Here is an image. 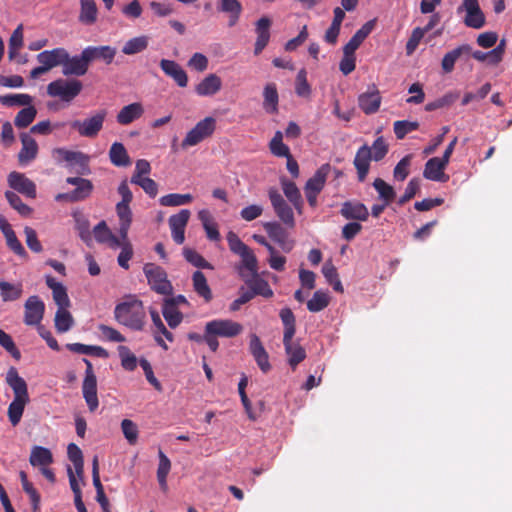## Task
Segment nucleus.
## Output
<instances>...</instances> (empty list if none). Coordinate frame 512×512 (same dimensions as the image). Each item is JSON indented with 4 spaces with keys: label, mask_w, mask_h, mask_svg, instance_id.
Wrapping results in <instances>:
<instances>
[{
    "label": "nucleus",
    "mask_w": 512,
    "mask_h": 512,
    "mask_svg": "<svg viewBox=\"0 0 512 512\" xmlns=\"http://www.w3.org/2000/svg\"><path fill=\"white\" fill-rule=\"evenodd\" d=\"M114 318L120 325L131 330H143L146 323V311L143 302L134 295L127 296L115 306Z\"/></svg>",
    "instance_id": "1"
},
{
    "label": "nucleus",
    "mask_w": 512,
    "mask_h": 512,
    "mask_svg": "<svg viewBox=\"0 0 512 512\" xmlns=\"http://www.w3.org/2000/svg\"><path fill=\"white\" fill-rule=\"evenodd\" d=\"M109 158L113 165L117 167H126L130 165V157L126 148L120 142H114L109 150Z\"/></svg>",
    "instance_id": "37"
},
{
    "label": "nucleus",
    "mask_w": 512,
    "mask_h": 512,
    "mask_svg": "<svg viewBox=\"0 0 512 512\" xmlns=\"http://www.w3.org/2000/svg\"><path fill=\"white\" fill-rule=\"evenodd\" d=\"M52 156L58 162L65 161L70 167L87 169L90 157L80 151H72L65 148H55Z\"/></svg>",
    "instance_id": "12"
},
{
    "label": "nucleus",
    "mask_w": 512,
    "mask_h": 512,
    "mask_svg": "<svg viewBox=\"0 0 512 512\" xmlns=\"http://www.w3.org/2000/svg\"><path fill=\"white\" fill-rule=\"evenodd\" d=\"M270 26L271 20L268 17H261L256 22L255 32L257 34V39L254 47L255 55L260 54L267 46L270 39Z\"/></svg>",
    "instance_id": "26"
},
{
    "label": "nucleus",
    "mask_w": 512,
    "mask_h": 512,
    "mask_svg": "<svg viewBox=\"0 0 512 512\" xmlns=\"http://www.w3.org/2000/svg\"><path fill=\"white\" fill-rule=\"evenodd\" d=\"M329 301V295L324 291L318 290L307 302V308L310 312H319L328 306Z\"/></svg>",
    "instance_id": "53"
},
{
    "label": "nucleus",
    "mask_w": 512,
    "mask_h": 512,
    "mask_svg": "<svg viewBox=\"0 0 512 512\" xmlns=\"http://www.w3.org/2000/svg\"><path fill=\"white\" fill-rule=\"evenodd\" d=\"M93 189V185L90 180L85 179L79 185L76 186V189L69 193L70 201H80L87 198Z\"/></svg>",
    "instance_id": "59"
},
{
    "label": "nucleus",
    "mask_w": 512,
    "mask_h": 512,
    "mask_svg": "<svg viewBox=\"0 0 512 512\" xmlns=\"http://www.w3.org/2000/svg\"><path fill=\"white\" fill-rule=\"evenodd\" d=\"M279 95L275 83H267L263 89V109L268 114L278 112Z\"/></svg>",
    "instance_id": "33"
},
{
    "label": "nucleus",
    "mask_w": 512,
    "mask_h": 512,
    "mask_svg": "<svg viewBox=\"0 0 512 512\" xmlns=\"http://www.w3.org/2000/svg\"><path fill=\"white\" fill-rule=\"evenodd\" d=\"M216 130V119L205 117L199 121L190 131L187 132L181 146L183 149L195 146L212 136Z\"/></svg>",
    "instance_id": "6"
},
{
    "label": "nucleus",
    "mask_w": 512,
    "mask_h": 512,
    "mask_svg": "<svg viewBox=\"0 0 512 512\" xmlns=\"http://www.w3.org/2000/svg\"><path fill=\"white\" fill-rule=\"evenodd\" d=\"M22 147L18 153V162L21 166H27L38 155L39 147L36 140L28 133L20 135Z\"/></svg>",
    "instance_id": "16"
},
{
    "label": "nucleus",
    "mask_w": 512,
    "mask_h": 512,
    "mask_svg": "<svg viewBox=\"0 0 512 512\" xmlns=\"http://www.w3.org/2000/svg\"><path fill=\"white\" fill-rule=\"evenodd\" d=\"M55 328L59 333L69 331L74 325V319L68 308H58L55 314Z\"/></svg>",
    "instance_id": "44"
},
{
    "label": "nucleus",
    "mask_w": 512,
    "mask_h": 512,
    "mask_svg": "<svg viewBox=\"0 0 512 512\" xmlns=\"http://www.w3.org/2000/svg\"><path fill=\"white\" fill-rule=\"evenodd\" d=\"M194 291L202 297L205 302L212 299V291L207 283L205 275L201 271H195L192 276Z\"/></svg>",
    "instance_id": "39"
},
{
    "label": "nucleus",
    "mask_w": 512,
    "mask_h": 512,
    "mask_svg": "<svg viewBox=\"0 0 512 512\" xmlns=\"http://www.w3.org/2000/svg\"><path fill=\"white\" fill-rule=\"evenodd\" d=\"M340 213L347 220L366 221L369 217L367 207L360 202H344Z\"/></svg>",
    "instance_id": "24"
},
{
    "label": "nucleus",
    "mask_w": 512,
    "mask_h": 512,
    "mask_svg": "<svg viewBox=\"0 0 512 512\" xmlns=\"http://www.w3.org/2000/svg\"><path fill=\"white\" fill-rule=\"evenodd\" d=\"M458 13L465 11L466 17L464 23L466 26L480 29L485 24V17L480 9L478 0H463L461 6L457 9Z\"/></svg>",
    "instance_id": "10"
},
{
    "label": "nucleus",
    "mask_w": 512,
    "mask_h": 512,
    "mask_svg": "<svg viewBox=\"0 0 512 512\" xmlns=\"http://www.w3.org/2000/svg\"><path fill=\"white\" fill-rule=\"evenodd\" d=\"M249 349L259 368L263 372H268L271 368L268 353L262 345L259 337L255 334H252L250 337Z\"/></svg>",
    "instance_id": "22"
},
{
    "label": "nucleus",
    "mask_w": 512,
    "mask_h": 512,
    "mask_svg": "<svg viewBox=\"0 0 512 512\" xmlns=\"http://www.w3.org/2000/svg\"><path fill=\"white\" fill-rule=\"evenodd\" d=\"M222 81L216 74H209L195 87V92L202 97L213 96L220 91Z\"/></svg>",
    "instance_id": "29"
},
{
    "label": "nucleus",
    "mask_w": 512,
    "mask_h": 512,
    "mask_svg": "<svg viewBox=\"0 0 512 512\" xmlns=\"http://www.w3.org/2000/svg\"><path fill=\"white\" fill-rule=\"evenodd\" d=\"M130 203H117L116 212L119 217V234L123 240L127 239L128 230L132 222Z\"/></svg>",
    "instance_id": "34"
},
{
    "label": "nucleus",
    "mask_w": 512,
    "mask_h": 512,
    "mask_svg": "<svg viewBox=\"0 0 512 512\" xmlns=\"http://www.w3.org/2000/svg\"><path fill=\"white\" fill-rule=\"evenodd\" d=\"M242 261V267L249 273V275H255L258 272V262L253 251L248 248L243 254L239 255Z\"/></svg>",
    "instance_id": "62"
},
{
    "label": "nucleus",
    "mask_w": 512,
    "mask_h": 512,
    "mask_svg": "<svg viewBox=\"0 0 512 512\" xmlns=\"http://www.w3.org/2000/svg\"><path fill=\"white\" fill-rule=\"evenodd\" d=\"M332 170L333 168L329 163L321 165L314 175L307 180L304 186V192L320 194Z\"/></svg>",
    "instance_id": "17"
},
{
    "label": "nucleus",
    "mask_w": 512,
    "mask_h": 512,
    "mask_svg": "<svg viewBox=\"0 0 512 512\" xmlns=\"http://www.w3.org/2000/svg\"><path fill=\"white\" fill-rule=\"evenodd\" d=\"M371 160L373 159L370 147L367 145L361 146L357 150L353 162L360 182H363L368 175Z\"/></svg>",
    "instance_id": "21"
},
{
    "label": "nucleus",
    "mask_w": 512,
    "mask_h": 512,
    "mask_svg": "<svg viewBox=\"0 0 512 512\" xmlns=\"http://www.w3.org/2000/svg\"><path fill=\"white\" fill-rule=\"evenodd\" d=\"M121 430L129 444L134 445L138 440L139 430L137 425L130 419L121 422Z\"/></svg>",
    "instance_id": "61"
},
{
    "label": "nucleus",
    "mask_w": 512,
    "mask_h": 512,
    "mask_svg": "<svg viewBox=\"0 0 512 512\" xmlns=\"http://www.w3.org/2000/svg\"><path fill=\"white\" fill-rule=\"evenodd\" d=\"M373 187L378 192L379 198L386 202V204H390L394 200L396 196L394 188L383 179L376 178L373 182Z\"/></svg>",
    "instance_id": "51"
},
{
    "label": "nucleus",
    "mask_w": 512,
    "mask_h": 512,
    "mask_svg": "<svg viewBox=\"0 0 512 512\" xmlns=\"http://www.w3.org/2000/svg\"><path fill=\"white\" fill-rule=\"evenodd\" d=\"M33 98L28 94H7L0 95V103L6 106L30 105Z\"/></svg>",
    "instance_id": "56"
},
{
    "label": "nucleus",
    "mask_w": 512,
    "mask_h": 512,
    "mask_svg": "<svg viewBox=\"0 0 512 512\" xmlns=\"http://www.w3.org/2000/svg\"><path fill=\"white\" fill-rule=\"evenodd\" d=\"M20 479L23 490L27 493L30 498L33 512H38L40 505V495L33 485L28 481L27 475L24 471L20 472Z\"/></svg>",
    "instance_id": "52"
},
{
    "label": "nucleus",
    "mask_w": 512,
    "mask_h": 512,
    "mask_svg": "<svg viewBox=\"0 0 512 512\" xmlns=\"http://www.w3.org/2000/svg\"><path fill=\"white\" fill-rule=\"evenodd\" d=\"M281 186L284 195L287 197L296 211L301 214L303 209V200L299 188L294 182L286 178L281 179Z\"/></svg>",
    "instance_id": "32"
},
{
    "label": "nucleus",
    "mask_w": 512,
    "mask_h": 512,
    "mask_svg": "<svg viewBox=\"0 0 512 512\" xmlns=\"http://www.w3.org/2000/svg\"><path fill=\"white\" fill-rule=\"evenodd\" d=\"M240 275L250 288V293H253V297L255 295H261L265 298H270L273 296V291L270 288L268 282L260 278L258 276V272L255 275H251L250 278H247L246 274L241 270Z\"/></svg>",
    "instance_id": "23"
},
{
    "label": "nucleus",
    "mask_w": 512,
    "mask_h": 512,
    "mask_svg": "<svg viewBox=\"0 0 512 512\" xmlns=\"http://www.w3.org/2000/svg\"><path fill=\"white\" fill-rule=\"evenodd\" d=\"M122 367L127 371H133L137 367V358L127 346L120 345L117 348Z\"/></svg>",
    "instance_id": "58"
},
{
    "label": "nucleus",
    "mask_w": 512,
    "mask_h": 512,
    "mask_svg": "<svg viewBox=\"0 0 512 512\" xmlns=\"http://www.w3.org/2000/svg\"><path fill=\"white\" fill-rule=\"evenodd\" d=\"M159 465L157 469V479L160 487L163 490H167V476L171 469V462L169 458L163 453L162 450L159 451Z\"/></svg>",
    "instance_id": "50"
},
{
    "label": "nucleus",
    "mask_w": 512,
    "mask_h": 512,
    "mask_svg": "<svg viewBox=\"0 0 512 512\" xmlns=\"http://www.w3.org/2000/svg\"><path fill=\"white\" fill-rule=\"evenodd\" d=\"M5 197L12 208H14L21 216L28 217L32 213V209L24 204L21 198L12 191H6Z\"/></svg>",
    "instance_id": "57"
},
{
    "label": "nucleus",
    "mask_w": 512,
    "mask_h": 512,
    "mask_svg": "<svg viewBox=\"0 0 512 512\" xmlns=\"http://www.w3.org/2000/svg\"><path fill=\"white\" fill-rule=\"evenodd\" d=\"M75 228L78 231L79 237L86 243L90 244L92 235L90 231V223L88 219L81 214H74Z\"/></svg>",
    "instance_id": "54"
},
{
    "label": "nucleus",
    "mask_w": 512,
    "mask_h": 512,
    "mask_svg": "<svg viewBox=\"0 0 512 512\" xmlns=\"http://www.w3.org/2000/svg\"><path fill=\"white\" fill-rule=\"evenodd\" d=\"M412 157L413 156L411 154H408L397 163L393 171V175L396 180L404 181L406 179L409 174Z\"/></svg>",
    "instance_id": "64"
},
{
    "label": "nucleus",
    "mask_w": 512,
    "mask_h": 512,
    "mask_svg": "<svg viewBox=\"0 0 512 512\" xmlns=\"http://www.w3.org/2000/svg\"><path fill=\"white\" fill-rule=\"evenodd\" d=\"M447 165L441 158L433 157L426 162L423 176L431 181L446 182L449 179L444 173Z\"/></svg>",
    "instance_id": "18"
},
{
    "label": "nucleus",
    "mask_w": 512,
    "mask_h": 512,
    "mask_svg": "<svg viewBox=\"0 0 512 512\" xmlns=\"http://www.w3.org/2000/svg\"><path fill=\"white\" fill-rule=\"evenodd\" d=\"M67 454L69 460L73 463L75 472L79 479L82 480L83 478V469H84V462H83V454L81 449L74 443H70L67 447Z\"/></svg>",
    "instance_id": "47"
},
{
    "label": "nucleus",
    "mask_w": 512,
    "mask_h": 512,
    "mask_svg": "<svg viewBox=\"0 0 512 512\" xmlns=\"http://www.w3.org/2000/svg\"><path fill=\"white\" fill-rule=\"evenodd\" d=\"M24 322L29 326H39L45 312V304L39 296H30L24 304Z\"/></svg>",
    "instance_id": "11"
},
{
    "label": "nucleus",
    "mask_w": 512,
    "mask_h": 512,
    "mask_svg": "<svg viewBox=\"0 0 512 512\" xmlns=\"http://www.w3.org/2000/svg\"><path fill=\"white\" fill-rule=\"evenodd\" d=\"M67 348L70 351L78 354L93 355L102 358L108 357V352L100 346H91L82 343H70L67 344Z\"/></svg>",
    "instance_id": "46"
},
{
    "label": "nucleus",
    "mask_w": 512,
    "mask_h": 512,
    "mask_svg": "<svg viewBox=\"0 0 512 512\" xmlns=\"http://www.w3.org/2000/svg\"><path fill=\"white\" fill-rule=\"evenodd\" d=\"M87 71L88 68L78 55L70 57L68 54V58L64 61L62 66V74L64 76H83Z\"/></svg>",
    "instance_id": "36"
},
{
    "label": "nucleus",
    "mask_w": 512,
    "mask_h": 512,
    "mask_svg": "<svg viewBox=\"0 0 512 512\" xmlns=\"http://www.w3.org/2000/svg\"><path fill=\"white\" fill-rule=\"evenodd\" d=\"M93 234L99 243L107 244L113 249L119 248L121 246V240L112 234L105 221L99 222L94 227Z\"/></svg>",
    "instance_id": "31"
},
{
    "label": "nucleus",
    "mask_w": 512,
    "mask_h": 512,
    "mask_svg": "<svg viewBox=\"0 0 512 512\" xmlns=\"http://www.w3.org/2000/svg\"><path fill=\"white\" fill-rule=\"evenodd\" d=\"M30 464L35 467L48 466L53 462V456L48 448L42 446H34L31 450Z\"/></svg>",
    "instance_id": "38"
},
{
    "label": "nucleus",
    "mask_w": 512,
    "mask_h": 512,
    "mask_svg": "<svg viewBox=\"0 0 512 512\" xmlns=\"http://www.w3.org/2000/svg\"><path fill=\"white\" fill-rule=\"evenodd\" d=\"M45 281L46 285L52 290L53 300L58 308H69L70 299L65 286L50 275L45 277Z\"/></svg>",
    "instance_id": "25"
},
{
    "label": "nucleus",
    "mask_w": 512,
    "mask_h": 512,
    "mask_svg": "<svg viewBox=\"0 0 512 512\" xmlns=\"http://www.w3.org/2000/svg\"><path fill=\"white\" fill-rule=\"evenodd\" d=\"M7 181L9 186L18 193L32 199L36 197V185L25 174L13 171L8 175Z\"/></svg>",
    "instance_id": "15"
},
{
    "label": "nucleus",
    "mask_w": 512,
    "mask_h": 512,
    "mask_svg": "<svg viewBox=\"0 0 512 512\" xmlns=\"http://www.w3.org/2000/svg\"><path fill=\"white\" fill-rule=\"evenodd\" d=\"M183 255L185 259L195 267L212 269L211 264L207 262L198 252L192 249L185 248L183 250Z\"/></svg>",
    "instance_id": "63"
},
{
    "label": "nucleus",
    "mask_w": 512,
    "mask_h": 512,
    "mask_svg": "<svg viewBox=\"0 0 512 512\" xmlns=\"http://www.w3.org/2000/svg\"><path fill=\"white\" fill-rule=\"evenodd\" d=\"M83 362L86 365V370L82 383V394L89 411L94 412L99 406L97 396V378L93 371L92 363L86 358L83 359Z\"/></svg>",
    "instance_id": "7"
},
{
    "label": "nucleus",
    "mask_w": 512,
    "mask_h": 512,
    "mask_svg": "<svg viewBox=\"0 0 512 512\" xmlns=\"http://www.w3.org/2000/svg\"><path fill=\"white\" fill-rule=\"evenodd\" d=\"M68 58V51L65 48H55L52 50H45L37 55V61L40 64L46 65L50 70L63 63Z\"/></svg>",
    "instance_id": "19"
},
{
    "label": "nucleus",
    "mask_w": 512,
    "mask_h": 512,
    "mask_svg": "<svg viewBox=\"0 0 512 512\" xmlns=\"http://www.w3.org/2000/svg\"><path fill=\"white\" fill-rule=\"evenodd\" d=\"M79 2V22L86 26L94 25L98 19V7L95 0H79Z\"/></svg>",
    "instance_id": "30"
},
{
    "label": "nucleus",
    "mask_w": 512,
    "mask_h": 512,
    "mask_svg": "<svg viewBox=\"0 0 512 512\" xmlns=\"http://www.w3.org/2000/svg\"><path fill=\"white\" fill-rule=\"evenodd\" d=\"M283 345L288 357V363L292 369H295L306 358V351L298 342H293V338L288 340L283 338Z\"/></svg>",
    "instance_id": "27"
},
{
    "label": "nucleus",
    "mask_w": 512,
    "mask_h": 512,
    "mask_svg": "<svg viewBox=\"0 0 512 512\" xmlns=\"http://www.w3.org/2000/svg\"><path fill=\"white\" fill-rule=\"evenodd\" d=\"M162 314L168 326L172 329L178 327L183 320V314L172 305V302L163 301Z\"/></svg>",
    "instance_id": "43"
},
{
    "label": "nucleus",
    "mask_w": 512,
    "mask_h": 512,
    "mask_svg": "<svg viewBox=\"0 0 512 512\" xmlns=\"http://www.w3.org/2000/svg\"><path fill=\"white\" fill-rule=\"evenodd\" d=\"M143 272L153 291L161 295H170L172 293V284L162 267L153 263H147L143 267Z\"/></svg>",
    "instance_id": "4"
},
{
    "label": "nucleus",
    "mask_w": 512,
    "mask_h": 512,
    "mask_svg": "<svg viewBox=\"0 0 512 512\" xmlns=\"http://www.w3.org/2000/svg\"><path fill=\"white\" fill-rule=\"evenodd\" d=\"M209 333H214L218 337L232 338L239 335L243 327L240 323L230 319H215L205 325Z\"/></svg>",
    "instance_id": "9"
},
{
    "label": "nucleus",
    "mask_w": 512,
    "mask_h": 512,
    "mask_svg": "<svg viewBox=\"0 0 512 512\" xmlns=\"http://www.w3.org/2000/svg\"><path fill=\"white\" fill-rule=\"evenodd\" d=\"M471 52V47L467 44L458 46L457 48L447 52L442 61L441 67L444 73H451L454 70L456 61L465 53Z\"/></svg>",
    "instance_id": "35"
},
{
    "label": "nucleus",
    "mask_w": 512,
    "mask_h": 512,
    "mask_svg": "<svg viewBox=\"0 0 512 512\" xmlns=\"http://www.w3.org/2000/svg\"><path fill=\"white\" fill-rule=\"evenodd\" d=\"M192 200L191 194L171 193L160 197L159 203L164 207H176L189 204Z\"/></svg>",
    "instance_id": "48"
},
{
    "label": "nucleus",
    "mask_w": 512,
    "mask_h": 512,
    "mask_svg": "<svg viewBox=\"0 0 512 512\" xmlns=\"http://www.w3.org/2000/svg\"><path fill=\"white\" fill-rule=\"evenodd\" d=\"M23 286L21 283L13 284L0 280V295L4 302L15 301L21 297Z\"/></svg>",
    "instance_id": "40"
},
{
    "label": "nucleus",
    "mask_w": 512,
    "mask_h": 512,
    "mask_svg": "<svg viewBox=\"0 0 512 512\" xmlns=\"http://www.w3.org/2000/svg\"><path fill=\"white\" fill-rule=\"evenodd\" d=\"M160 67L165 75L172 78L179 87H186L188 84V76L185 70L175 61L162 59Z\"/></svg>",
    "instance_id": "20"
},
{
    "label": "nucleus",
    "mask_w": 512,
    "mask_h": 512,
    "mask_svg": "<svg viewBox=\"0 0 512 512\" xmlns=\"http://www.w3.org/2000/svg\"><path fill=\"white\" fill-rule=\"evenodd\" d=\"M381 102L382 97L375 84L368 86L367 90L358 96L359 108L367 115L376 113Z\"/></svg>",
    "instance_id": "13"
},
{
    "label": "nucleus",
    "mask_w": 512,
    "mask_h": 512,
    "mask_svg": "<svg viewBox=\"0 0 512 512\" xmlns=\"http://www.w3.org/2000/svg\"><path fill=\"white\" fill-rule=\"evenodd\" d=\"M27 107L21 109L15 119L14 124L17 128L23 129L28 127L36 118L37 110L34 106L26 105Z\"/></svg>",
    "instance_id": "49"
},
{
    "label": "nucleus",
    "mask_w": 512,
    "mask_h": 512,
    "mask_svg": "<svg viewBox=\"0 0 512 512\" xmlns=\"http://www.w3.org/2000/svg\"><path fill=\"white\" fill-rule=\"evenodd\" d=\"M149 37L145 35L129 39L122 47V53L125 55H135L147 49Z\"/></svg>",
    "instance_id": "41"
},
{
    "label": "nucleus",
    "mask_w": 512,
    "mask_h": 512,
    "mask_svg": "<svg viewBox=\"0 0 512 512\" xmlns=\"http://www.w3.org/2000/svg\"><path fill=\"white\" fill-rule=\"evenodd\" d=\"M106 116V110H99L88 118L72 121L70 125L81 137L95 138L103 128Z\"/></svg>",
    "instance_id": "5"
},
{
    "label": "nucleus",
    "mask_w": 512,
    "mask_h": 512,
    "mask_svg": "<svg viewBox=\"0 0 512 512\" xmlns=\"http://www.w3.org/2000/svg\"><path fill=\"white\" fill-rule=\"evenodd\" d=\"M83 85L77 79L59 78L47 85V94L50 97H57L63 102H72L82 91Z\"/></svg>",
    "instance_id": "3"
},
{
    "label": "nucleus",
    "mask_w": 512,
    "mask_h": 512,
    "mask_svg": "<svg viewBox=\"0 0 512 512\" xmlns=\"http://www.w3.org/2000/svg\"><path fill=\"white\" fill-rule=\"evenodd\" d=\"M218 9L229 14V26H234L240 17L242 6L238 0H220Z\"/></svg>",
    "instance_id": "42"
},
{
    "label": "nucleus",
    "mask_w": 512,
    "mask_h": 512,
    "mask_svg": "<svg viewBox=\"0 0 512 512\" xmlns=\"http://www.w3.org/2000/svg\"><path fill=\"white\" fill-rule=\"evenodd\" d=\"M272 154L277 157H287L290 155V150L287 145L283 143V133L276 131L269 144Z\"/></svg>",
    "instance_id": "55"
},
{
    "label": "nucleus",
    "mask_w": 512,
    "mask_h": 512,
    "mask_svg": "<svg viewBox=\"0 0 512 512\" xmlns=\"http://www.w3.org/2000/svg\"><path fill=\"white\" fill-rule=\"evenodd\" d=\"M268 196L277 217L288 227H294L295 218L292 207L287 203L279 191L270 188Z\"/></svg>",
    "instance_id": "8"
},
{
    "label": "nucleus",
    "mask_w": 512,
    "mask_h": 512,
    "mask_svg": "<svg viewBox=\"0 0 512 512\" xmlns=\"http://www.w3.org/2000/svg\"><path fill=\"white\" fill-rule=\"evenodd\" d=\"M393 126L396 138L401 140L408 133L417 130L419 127V123L417 121L402 120L394 122Z\"/></svg>",
    "instance_id": "60"
},
{
    "label": "nucleus",
    "mask_w": 512,
    "mask_h": 512,
    "mask_svg": "<svg viewBox=\"0 0 512 512\" xmlns=\"http://www.w3.org/2000/svg\"><path fill=\"white\" fill-rule=\"evenodd\" d=\"M279 316L284 326L283 338H293L296 332V319L290 308L280 310Z\"/></svg>",
    "instance_id": "45"
},
{
    "label": "nucleus",
    "mask_w": 512,
    "mask_h": 512,
    "mask_svg": "<svg viewBox=\"0 0 512 512\" xmlns=\"http://www.w3.org/2000/svg\"><path fill=\"white\" fill-rule=\"evenodd\" d=\"M6 382L14 393V399L8 406L7 414L11 425L17 426L21 421L25 406L30 401L28 387L26 381L19 376L14 367L8 370Z\"/></svg>",
    "instance_id": "2"
},
{
    "label": "nucleus",
    "mask_w": 512,
    "mask_h": 512,
    "mask_svg": "<svg viewBox=\"0 0 512 512\" xmlns=\"http://www.w3.org/2000/svg\"><path fill=\"white\" fill-rule=\"evenodd\" d=\"M190 215L191 213L188 209H182L177 214L171 215L168 219L172 239L177 244H182L185 241V228Z\"/></svg>",
    "instance_id": "14"
},
{
    "label": "nucleus",
    "mask_w": 512,
    "mask_h": 512,
    "mask_svg": "<svg viewBox=\"0 0 512 512\" xmlns=\"http://www.w3.org/2000/svg\"><path fill=\"white\" fill-rule=\"evenodd\" d=\"M144 107L140 102H134L124 106L116 115V120L120 125H129L142 117Z\"/></svg>",
    "instance_id": "28"
}]
</instances>
